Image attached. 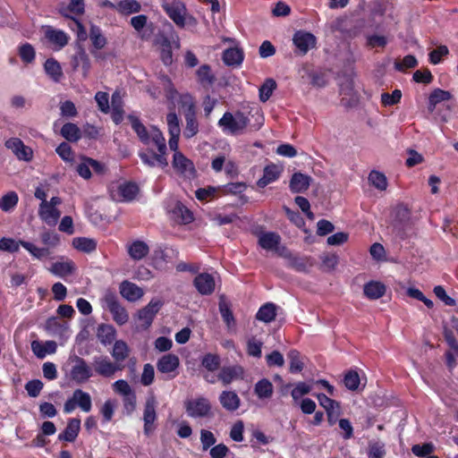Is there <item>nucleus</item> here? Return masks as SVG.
<instances>
[{"label":"nucleus","instance_id":"nucleus-42","mask_svg":"<svg viewBox=\"0 0 458 458\" xmlns=\"http://www.w3.org/2000/svg\"><path fill=\"white\" fill-rule=\"evenodd\" d=\"M451 97L452 96H451L450 92H448V91H445V90H443L440 89H435L429 96V99H428L429 110L431 112H433L437 104H439L440 102H443V101L449 100L451 98Z\"/></svg>","mask_w":458,"mask_h":458},{"label":"nucleus","instance_id":"nucleus-40","mask_svg":"<svg viewBox=\"0 0 458 458\" xmlns=\"http://www.w3.org/2000/svg\"><path fill=\"white\" fill-rule=\"evenodd\" d=\"M72 246L83 252H91L96 250L97 242L90 238L78 237L72 240Z\"/></svg>","mask_w":458,"mask_h":458},{"label":"nucleus","instance_id":"nucleus-6","mask_svg":"<svg viewBox=\"0 0 458 458\" xmlns=\"http://www.w3.org/2000/svg\"><path fill=\"white\" fill-rule=\"evenodd\" d=\"M184 407L187 415L191 418H209L213 415L211 403L205 397L190 399L185 402Z\"/></svg>","mask_w":458,"mask_h":458},{"label":"nucleus","instance_id":"nucleus-57","mask_svg":"<svg viewBox=\"0 0 458 458\" xmlns=\"http://www.w3.org/2000/svg\"><path fill=\"white\" fill-rule=\"evenodd\" d=\"M161 59L165 65H170L173 63L171 43L165 38L161 42Z\"/></svg>","mask_w":458,"mask_h":458},{"label":"nucleus","instance_id":"nucleus-36","mask_svg":"<svg viewBox=\"0 0 458 458\" xmlns=\"http://www.w3.org/2000/svg\"><path fill=\"white\" fill-rule=\"evenodd\" d=\"M140 9V4L136 0H122L115 6V10L123 15L139 13Z\"/></svg>","mask_w":458,"mask_h":458},{"label":"nucleus","instance_id":"nucleus-3","mask_svg":"<svg viewBox=\"0 0 458 458\" xmlns=\"http://www.w3.org/2000/svg\"><path fill=\"white\" fill-rule=\"evenodd\" d=\"M84 7L83 0H70L67 7L62 11L64 17V21L76 32L78 40L80 41L86 40L88 34L81 23L75 19V16L82 14L84 13Z\"/></svg>","mask_w":458,"mask_h":458},{"label":"nucleus","instance_id":"nucleus-43","mask_svg":"<svg viewBox=\"0 0 458 458\" xmlns=\"http://www.w3.org/2000/svg\"><path fill=\"white\" fill-rule=\"evenodd\" d=\"M75 264L65 257H59V277L65 278L74 273Z\"/></svg>","mask_w":458,"mask_h":458},{"label":"nucleus","instance_id":"nucleus-45","mask_svg":"<svg viewBox=\"0 0 458 458\" xmlns=\"http://www.w3.org/2000/svg\"><path fill=\"white\" fill-rule=\"evenodd\" d=\"M241 369L238 368H224L218 374V378L224 385H228L240 377Z\"/></svg>","mask_w":458,"mask_h":458},{"label":"nucleus","instance_id":"nucleus-24","mask_svg":"<svg viewBox=\"0 0 458 458\" xmlns=\"http://www.w3.org/2000/svg\"><path fill=\"white\" fill-rule=\"evenodd\" d=\"M282 173V168L275 164L267 165L264 168L263 176L257 182V185L264 188L276 182Z\"/></svg>","mask_w":458,"mask_h":458},{"label":"nucleus","instance_id":"nucleus-33","mask_svg":"<svg viewBox=\"0 0 458 458\" xmlns=\"http://www.w3.org/2000/svg\"><path fill=\"white\" fill-rule=\"evenodd\" d=\"M60 133L69 142H77L81 138V129L72 123H64Z\"/></svg>","mask_w":458,"mask_h":458},{"label":"nucleus","instance_id":"nucleus-46","mask_svg":"<svg viewBox=\"0 0 458 458\" xmlns=\"http://www.w3.org/2000/svg\"><path fill=\"white\" fill-rule=\"evenodd\" d=\"M59 157L70 166L76 163V157L72 150V148L67 143L59 144Z\"/></svg>","mask_w":458,"mask_h":458},{"label":"nucleus","instance_id":"nucleus-59","mask_svg":"<svg viewBox=\"0 0 458 458\" xmlns=\"http://www.w3.org/2000/svg\"><path fill=\"white\" fill-rule=\"evenodd\" d=\"M95 100L98 104L99 110L105 114L109 112V97L106 92L98 91L95 95Z\"/></svg>","mask_w":458,"mask_h":458},{"label":"nucleus","instance_id":"nucleus-60","mask_svg":"<svg viewBox=\"0 0 458 458\" xmlns=\"http://www.w3.org/2000/svg\"><path fill=\"white\" fill-rule=\"evenodd\" d=\"M115 409V402L114 400H106L100 409V412L105 421H110L114 416Z\"/></svg>","mask_w":458,"mask_h":458},{"label":"nucleus","instance_id":"nucleus-1","mask_svg":"<svg viewBox=\"0 0 458 458\" xmlns=\"http://www.w3.org/2000/svg\"><path fill=\"white\" fill-rule=\"evenodd\" d=\"M128 119L140 140L148 146H155L158 151V153L151 150L140 152L141 161L148 166H166L168 164L165 157L166 144L162 132L155 126L145 127L136 116L131 115Z\"/></svg>","mask_w":458,"mask_h":458},{"label":"nucleus","instance_id":"nucleus-16","mask_svg":"<svg viewBox=\"0 0 458 458\" xmlns=\"http://www.w3.org/2000/svg\"><path fill=\"white\" fill-rule=\"evenodd\" d=\"M293 44L301 54H306L310 49L315 47L316 37L307 31L299 30L293 36Z\"/></svg>","mask_w":458,"mask_h":458},{"label":"nucleus","instance_id":"nucleus-14","mask_svg":"<svg viewBox=\"0 0 458 458\" xmlns=\"http://www.w3.org/2000/svg\"><path fill=\"white\" fill-rule=\"evenodd\" d=\"M92 366L97 374L105 377H111L114 373L121 369V367L110 360L106 356L95 357Z\"/></svg>","mask_w":458,"mask_h":458},{"label":"nucleus","instance_id":"nucleus-20","mask_svg":"<svg viewBox=\"0 0 458 458\" xmlns=\"http://www.w3.org/2000/svg\"><path fill=\"white\" fill-rule=\"evenodd\" d=\"M126 250L130 258L133 260H141L149 252L148 245L140 240L129 242L125 245Z\"/></svg>","mask_w":458,"mask_h":458},{"label":"nucleus","instance_id":"nucleus-28","mask_svg":"<svg viewBox=\"0 0 458 458\" xmlns=\"http://www.w3.org/2000/svg\"><path fill=\"white\" fill-rule=\"evenodd\" d=\"M81 429V420L78 418L70 419L66 428L62 435H59V440L73 442Z\"/></svg>","mask_w":458,"mask_h":458},{"label":"nucleus","instance_id":"nucleus-62","mask_svg":"<svg viewBox=\"0 0 458 458\" xmlns=\"http://www.w3.org/2000/svg\"><path fill=\"white\" fill-rule=\"evenodd\" d=\"M216 441V437L211 431L207 429L200 430V442L202 445V449L204 451L208 450L212 445H214Z\"/></svg>","mask_w":458,"mask_h":458},{"label":"nucleus","instance_id":"nucleus-52","mask_svg":"<svg viewBox=\"0 0 458 458\" xmlns=\"http://www.w3.org/2000/svg\"><path fill=\"white\" fill-rule=\"evenodd\" d=\"M290 360V371L293 373L300 372L303 369V362L301 359L300 353L293 350L288 353Z\"/></svg>","mask_w":458,"mask_h":458},{"label":"nucleus","instance_id":"nucleus-5","mask_svg":"<svg viewBox=\"0 0 458 458\" xmlns=\"http://www.w3.org/2000/svg\"><path fill=\"white\" fill-rule=\"evenodd\" d=\"M138 186L128 182H114L109 186L111 198L119 202L131 201L138 194Z\"/></svg>","mask_w":458,"mask_h":458},{"label":"nucleus","instance_id":"nucleus-37","mask_svg":"<svg viewBox=\"0 0 458 458\" xmlns=\"http://www.w3.org/2000/svg\"><path fill=\"white\" fill-rule=\"evenodd\" d=\"M276 308L273 303H267L261 306L257 312L256 318L258 320L269 323L275 319L276 315Z\"/></svg>","mask_w":458,"mask_h":458},{"label":"nucleus","instance_id":"nucleus-13","mask_svg":"<svg viewBox=\"0 0 458 458\" xmlns=\"http://www.w3.org/2000/svg\"><path fill=\"white\" fill-rule=\"evenodd\" d=\"M157 399L154 395H149L145 403L144 413H143V421H144V433L146 435H150L155 427L154 422L157 419L156 408H157Z\"/></svg>","mask_w":458,"mask_h":458},{"label":"nucleus","instance_id":"nucleus-56","mask_svg":"<svg viewBox=\"0 0 458 458\" xmlns=\"http://www.w3.org/2000/svg\"><path fill=\"white\" fill-rule=\"evenodd\" d=\"M418 64L417 59L415 56L408 55L404 56L402 60L394 63V67L396 70L400 72H404L407 69L413 68Z\"/></svg>","mask_w":458,"mask_h":458},{"label":"nucleus","instance_id":"nucleus-30","mask_svg":"<svg viewBox=\"0 0 458 458\" xmlns=\"http://www.w3.org/2000/svg\"><path fill=\"white\" fill-rule=\"evenodd\" d=\"M368 181L371 186L379 191H385L388 186V181L384 173L377 170H371L368 176Z\"/></svg>","mask_w":458,"mask_h":458},{"label":"nucleus","instance_id":"nucleus-35","mask_svg":"<svg viewBox=\"0 0 458 458\" xmlns=\"http://www.w3.org/2000/svg\"><path fill=\"white\" fill-rule=\"evenodd\" d=\"M19 201L18 194L13 191H8L0 198V209L5 213L13 211Z\"/></svg>","mask_w":458,"mask_h":458},{"label":"nucleus","instance_id":"nucleus-51","mask_svg":"<svg viewBox=\"0 0 458 458\" xmlns=\"http://www.w3.org/2000/svg\"><path fill=\"white\" fill-rule=\"evenodd\" d=\"M112 388L116 394L122 395L123 398L134 393L128 382L123 379L115 381L112 385Z\"/></svg>","mask_w":458,"mask_h":458},{"label":"nucleus","instance_id":"nucleus-27","mask_svg":"<svg viewBox=\"0 0 458 458\" xmlns=\"http://www.w3.org/2000/svg\"><path fill=\"white\" fill-rule=\"evenodd\" d=\"M179 358L175 354L168 353L158 360L157 367L162 373H171L179 367Z\"/></svg>","mask_w":458,"mask_h":458},{"label":"nucleus","instance_id":"nucleus-41","mask_svg":"<svg viewBox=\"0 0 458 458\" xmlns=\"http://www.w3.org/2000/svg\"><path fill=\"white\" fill-rule=\"evenodd\" d=\"M72 395L76 401L77 406L83 411L88 412L91 410V397L88 393L78 389L74 391Z\"/></svg>","mask_w":458,"mask_h":458},{"label":"nucleus","instance_id":"nucleus-12","mask_svg":"<svg viewBox=\"0 0 458 458\" xmlns=\"http://www.w3.org/2000/svg\"><path fill=\"white\" fill-rule=\"evenodd\" d=\"M76 171L82 178L88 180L91 177L92 172L103 174L105 166L97 160L81 157L76 165Z\"/></svg>","mask_w":458,"mask_h":458},{"label":"nucleus","instance_id":"nucleus-38","mask_svg":"<svg viewBox=\"0 0 458 458\" xmlns=\"http://www.w3.org/2000/svg\"><path fill=\"white\" fill-rule=\"evenodd\" d=\"M97 336L103 344H110L115 338V329L110 325H100Z\"/></svg>","mask_w":458,"mask_h":458},{"label":"nucleus","instance_id":"nucleus-9","mask_svg":"<svg viewBox=\"0 0 458 458\" xmlns=\"http://www.w3.org/2000/svg\"><path fill=\"white\" fill-rule=\"evenodd\" d=\"M163 306V301L159 299H152L147 306L140 310L136 315L137 327L147 329Z\"/></svg>","mask_w":458,"mask_h":458},{"label":"nucleus","instance_id":"nucleus-15","mask_svg":"<svg viewBox=\"0 0 458 458\" xmlns=\"http://www.w3.org/2000/svg\"><path fill=\"white\" fill-rule=\"evenodd\" d=\"M4 146L8 149H11L20 160L30 161L32 158L33 152L31 148L25 146L19 138H11L7 140Z\"/></svg>","mask_w":458,"mask_h":458},{"label":"nucleus","instance_id":"nucleus-49","mask_svg":"<svg viewBox=\"0 0 458 458\" xmlns=\"http://www.w3.org/2000/svg\"><path fill=\"white\" fill-rule=\"evenodd\" d=\"M276 83L273 79H267L259 89V98L262 102H266L272 95Z\"/></svg>","mask_w":458,"mask_h":458},{"label":"nucleus","instance_id":"nucleus-22","mask_svg":"<svg viewBox=\"0 0 458 458\" xmlns=\"http://www.w3.org/2000/svg\"><path fill=\"white\" fill-rule=\"evenodd\" d=\"M57 344L55 341H38L31 342V351L38 359H44L47 354L55 353Z\"/></svg>","mask_w":458,"mask_h":458},{"label":"nucleus","instance_id":"nucleus-47","mask_svg":"<svg viewBox=\"0 0 458 458\" xmlns=\"http://www.w3.org/2000/svg\"><path fill=\"white\" fill-rule=\"evenodd\" d=\"M89 38L92 42V45L97 49H101L105 47L106 43V38L103 36L101 30L96 26H91L89 32Z\"/></svg>","mask_w":458,"mask_h":458},{"label":"nucleus","instance_id":"nucleus-53","mask_svg":"<svg viewBox=\"0 0 458 458\" xmlns=\"http://www.w3.org/2000/svg\"><path fill=\"white\" fill-rule=\"evenodd\" d=\"M21 244L32 256H34V257H36L38 259H41V258L47 257L49 254V251H48L47 249H46V248H38L34 244H32V243H30L29 242L21 241Z\"/></svg>","mask_w":458,"mask_h":458},{"label":"nucleus","instance_id":"nucleus-63","mask_svg":"<svg viewBox=\"0 0 458 458\" xmlns=\"http://www.w3.org/2000/svg\"><path fill=\"white\" fill-rule=\"evenodd\" d=\"M317 398L319 402V404L326 410V411H333V410L340 408L339 403L327 397L324 394H318L317 395Z\"/></svg>","mask_w":458,"mask_h":458},{"label":"nucleus","instance_id":"nucleus-39","mask_svg":"<svg viewBox=\"0 0 458 458\" xmlns=\"http://www.w3.org/2000/svg\"><path fill=\"white\" fill-rule=\"evenodd\" d=\"M223 60L227 65L240 64L243 60V54L241 49L232 47L224 52Z\"/></svg>","mask_w":458,"mask_h":458},{"label":"nucleus","instance_id":"nucleus-44","mask_svg":"<svg viewBox=\"0 0 458 458\" xmlns=\"http://www.w3.org/2000/svg\"><path fill=\"white\" fill-rule=\"evenodd\" d=\"M129 355V347L123 341H116L114 344L112 356L116 361H123Z\"/></svg>","mask_w":458,"mask_h":458},{"label":"nucleus","instance_id":"nucleus-18","mask_svg":"<svg viewBox=\"0 0 458 458\" xmlns=\"http://www.w3.org/2000/svg\"><path fill=\"white\" fill-rule=\"evenodd\" d=\"M193 284L197 291L203 295L211 294L216 287L215 277L208 273L199 274L194 278Z\"/></svg>","mask_w":458,"mask_h":458},{"label":"nucleus","instance_id":"nucleus-23","mask_svg":"<svg viewBox=\"0 0 458 458\" xmlns=\"http://www.w3.org/2000/svg\"><path fill=\"white\" fill-rule=\"evenodd\" d=\"M171 217L178 224L187 225L192 222V213L181 202H176L170 209Z\"/></svg>","mask_w":458,"mask_h":458},{"label":"nucleus","instance_id":"nucleus-10","mask_svg":"<svg viewBox=\"0 0 458 458\" xmlns=\"http://www.w3.org/2000/svg\"><path fill=\"white\" fill-rule=\"evenodd\" d=\"M174 151L172 165L175 173L187 179L194 178L196 169L192 161L186 157L182 152L178 151V148Z\"/></svg>","mask_w":458,"mask_h":458},{"label":"nucleus","instance_id":"nucleus-19","mask_svg":"<svg viewBox=\"0 0 458 458\" xmlns=\"http://www.w3.org/2000/svg\"><path fill=\"white\" fill-rule=\"evenodd\" d=\"M71 377L78 383H83L92 377V369L82 359H76L71 369Z\"/></svg>","mask_w":458,"mask_h":458},{"label":"nucleus","instance_id":"nucleus-29","mask_svg":"<svg viewBox=\"0 0 458 458\" xmlns=\"http://www.w3.org/2000/svg\"><path fill=\"white\" fill-rule=\"evenodd\" d=\"M196 78L203 87L210 86L216 81V75L208 64H202L196 70Z\"/></svg>","mask_w":458,"mask_h":458},{"label":"nucleus","instance_id":"nucleus-8","mask_svg":"<svg viewBox=\"0 0 458 458\" xmlns=\"http://www.w3.org/2000/svg\"><path fill=\"white\" fill-rule=\"evenodd\" d=\"M182 107L187 112L185 114L186 127L183 135L186 138H191L198 132V123L195 119L194 103L191 96L186 94L180 96Z\"/></svg>","mask_w":458,"mask_h":458},{"label":"nucleus","instance_id":"nucleus-32","mask_svg":"<svg viewBox=\"0 0 458 458\" xmlns=\"http://www.w3.org/2000/svg\"><path fill=\"white\" fill-rule=\"evenodd\" d=\"M310 178L301 173H295L291 181L290 188L293 192H302L310 186Z\"/></svg>","mask_w":458,"mask_h":458},{"label":"nucleus","instance_id":"nucleus-64","mask_svg":"<svg viewBox=\"0 0 458 458\" xmlns=\"http://www.w3.org/2000/svg\"><path fill=\"white\" fill-rule=\"evenodd\" d=\"M385 445L381 442H374L369 445V458H383L385 456Z\"/></svg>","mask_w":458,"mask_h":458},{"label":"nucleus","instance_id":"nucleus-34","mask_svg":"<svg viewBox=\"0 0 458 458\" xmlns=\"http://www.w3.org/2000/svg\"><path fill=\"white\" fill-rule=\"evenodd\" d=\"M386 293V286L377 281L369 282L364 285V294L372 300L382 297Z\"/></svg>","mask_w":458,"mask_h":458},{"label":"nucleus","instance_id":"nucleus-31","mask_svg":"<svg viewBox=\"0 0 458 458\" xmlns=\"http://www.w3.org/2000/svg\"><path fill=\"white\" fill-rule=\"evenodd\" d=\"M254 393L259 399H269L274 393L273 384L268 379L262 378L256 383Z\"/></svg>","mask_w":458,"mask_h":458},{"label":"nucleus","instance_id":"nucleus-54","mask_svg":"<svg viewBox=\"0 0 458 458\" xmlns=\"http://www.w3.org/2000/svg\"><path fill=\"white\" fill-rule=\"evenodd\" d=\"M402 92L399 89H394L391 94L383 93L381 95V103L385 106H394L400 102Z\"/></svg>","mask_w":458,"mask_h":458},{"label":"nucleus","instance_id":"nucleus-48","mask_svg":"<svg viewBox=\"0 0 458 458\" xmlns=\"http://www.w3.org/2000/svg\"><path fill=\"white\" fill-rule=\"evenodd\" d=\"M21 241H15L13 238L3 237L0 239V250L14 253L19 251Z\"/></svg>","mask_w":458,"mask_h":458},{"label":"nucleus","instance_id":"nucleus-7","mask_svg":"<svg viewBox=\"0 0 458 458\" xmlns=\"http://www.w3.org/2000/svg\"><path fill=\"white\" fill-rule=\"evenodd\" d=\"M101 305L104 309L109 310L114 320L119 325H124L129 320V314L117 301L114 294L107 293L101 299Z\"/></svg>","mask_w":458,"mask_h":458},{"label":"nucleus","instance_id":"nucleus-4","mask_svg":"<svg viewBox=\"0 0 458 458\" xmlns=\"http://www.w3.org/2000/svg\"><path fill=\"white\" fill-rule=\"evenodd\" d=\"M164 8L174 22L181 27H195L197 20L191 15H186V8L181 2L165 4Z\"/></svg>","mask_w":458,"mask_h":458},{"label":"nucleus","instance_id":"nucleus-26","mask_svg":"<svg viewBox=\"0 0 458 458\" xmlns=\"http://www.w3.org/2000/svg\"><path fill=\"white\" fill-rule=\"evenodd\" d=\"M218 399L222 407L228 411H236L241 404L240 397L233 391H223Z\"/></svg>","mask_w":458,"mask_h":458},{"label":"nucleus","instance_id":"nucleus-25","mask_svg":"<svg viewBox=\"0 0 458 458\" xmlns=\"http://www.w3.org/2000/svg\"><path fill=\"white\" fill-rule=\"evenodd\" d=\"M280 241V236L276 233L265 232L259 234V246L267 251H276Z\"/></svg>","mask_w":458,"mask_h":458},{"label":"nucleus","instance_id":"nucleus-55","mask_svg":"<svg viewBox=\"0 0 458 458\" xmlns=\"http://www.w3.org/2000/svg\"><path fill=\"white\" fill-rule=\"evenodd\" d=\"M411 451L418 457L429 456L435 451V445L432 443L414 445Z\"/></svg>","mask_w":458,"mask_h":458},{"label":"nucleus","instance_id":"nucleus-17","mask_svg":"<svg viewBox=\"0 0 458 458\" xmlns=\"http://www.w3.org/2000/svg\"><path fill=\"white\" fill-rule=\"evenodd\" d=\"M166 123L170 134L168 142L169 148L172 150H176L178 148V141L181 134L179 118L174 113H169L166 116Z\"/></svg>","mask_w":458,"mask_h":458},{"label":"nucleus","instance_id":"nucleus-11","mask_svg":"<svg viewBox=\"0 0 458 458\" xmlns=\"http://www.w3.org/2000/svg\"><path fill=\"white\" fill-rule=\"evenodd\" d=\"M39 218L47 225L57 224V197H52L48 202H41L38 211Z\"/></svg>","mask_w":458,"mask_h":458},{"label":"nucleus","instance_id":"nucleus-50","mask_svg":"<svg viewBox=\"0 0 458 458\" xmlns=\"http://www.w3.org/2000/svg\"><path fill=\"white\" fill-rule=\"evenodd\" d=\"M19 55L24 63L30 64L34 61L36 53L34 47L30 44L26 43L20 47Z\"/></svg>","mask_w":458,"mask_h":458},{"label":"nucleus","instance_id":"nucleus-21","mask_svg":"<svg viewBox=\"0 0 458 458\" xmlns=\"http://www.w3.org/2000/svg\"><path fill=\"white\" fill-rule=\"evenodd\" d=\"M121 295L129 301L134 302L140 300L144 295V291L141 287L134 283L123 281L120 284Z\"/></svg>","mask_w":458,"mask_h":458},{"label":"nucleus","instance_id":"nucleus-61","mask_svg":"<svg viewBox=\"0 0 458 458\" xmlns=\"http://www.w3.org/2000/svg\"><path fill=\"white\" fill-rule=\"evenodd\" d=\"M344 386L350 390H356L360 385V377L355 371H349L344 378Z\"/></svg>","mask_w":458,"mask_h":458},{"label":"nucleus","instance_id":"nucleus-58","mask_svg":"<svg viewBox=\"0 0 458 458\" xmlns=\"http://www.w3.org/2000/svg\"><path fill=\"white\" fill-rule=\"evenodd\" d=\"M219 188L208 186L196 191V198L201 201H208L215 197Z\"/></svg>","mask_w":458,"mask_h":458},{"label":"nucleus","instance_id":"nucleus-2","mask_svg":"<svg viewBox=\"0 0 458 458\" xmlns=\"http://www.w3.org/2000/svg\"><path fill=\"white\" fill-rule=\"evenodd\" d=\"M219 128L226 135H242L248 131H258L264 124L262 111L256 107L247 114L242 111L225 112L217 123Z\"/></svg>","mask_w":458,"mask_h":458}]
</instances>
